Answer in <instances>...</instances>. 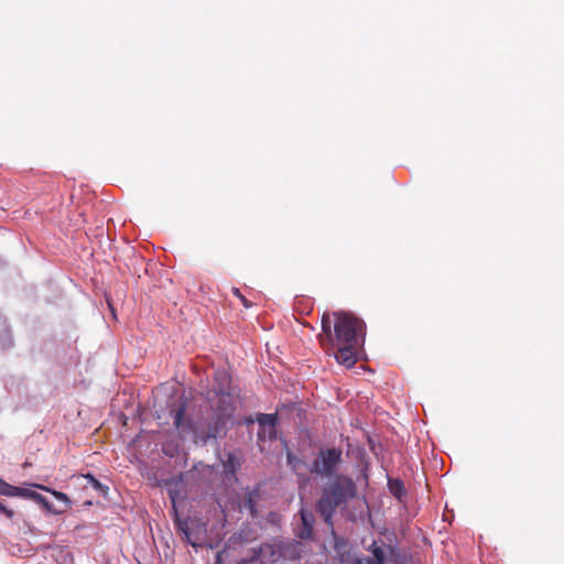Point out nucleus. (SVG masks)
Wrapping results in <instances>:
<instances>
[{
	"instance_id": "nucleus-6",
	"label": "nucleus",
	"mask_w": 564,
	"mask_h": 564,
	"mask_svg": "<svg viewBox=\"0 0 564 564\" xmlns=\"http://www.w3.org/2000/svg\"><path fill=\"white\" fill-rule=\"evenodd\" d=\"M318 507H319L322 514L325 517V519L329 520L332 509H333V505H332L329 498L328 497L322 498Z\"/></svg>"
},
{
	"instance_id": "nucleus-11",
	"label": "nucleus",
	"mask_w": 564,
	"mask_h": 564,
	"mask_svg": "<svg viewBox=\"0 0 564 564\" xmlns=\"http://www.w3.org/2000/svg\"><path fill=\"white\" fill-rule=\"evenodd\" d=\"M234 294L241 300V302L247 306V300L241 295L240 291L238 289L234 290Z\"/></svg>"
},
{
	"instance_id": "nucleus-3",
	"label": "nucleus",
	"mask_w": 564,
	"mask_h": 564,
	"mask_svg": "<svg viewBox=\"0 0 564 564\" xmlns=\"http://www.w3.org/2000/svg\"><path fill=\"white\" fill-rule=\"evenodd\" d=\"M340 453L336 449H329L326 452H323L321 454V457L315 463V469L318 473H328L334 465L339 460Z\"/></svg>"
},
{
	"instance_id": "nucleus-15",
	"label": "nucleus",
	"mask_w": 564,
	"mask_h": 564,
	"mask_svg": "<svg viewBox=\"0 0 564 564\" xmlns=\"http://www.w3.org/2000/svg\"><path fill=\"white\" fill-rule=\"evenodd\" d=\"M356 564H361V562H360V561H357V562H356Z\"/></svg>"
},
{
	"instance_id": "nucleus-4",
	"label": "nucleus",
	"mask_w": 564,
	"mask_h": 564,
	"mask_svg": "<svg viewBox=\"0 0 564 564\" xmlns=\"http://www.w3.org/2000/svg\"><path fill=\"white\" fill-rule=\"evenodd\" d=\"M260 430L258 432L259 438H271L275 434V416L272 414H262L258 419Z\"/></svg>"
},
{
	"instance_id": "nucleus-12",
	"label": "nucleus",
	"mask_w": 564,
	"mask_h": 564,
	"mask_svg": "<svg viewBox=\"0 0 564 564\" xmlns=\"http://www.w3.org/2000/svg\"><path fill=\"white\" fill-rule=\"evenodd\" d=\"M391 489L393 490V492H394L395 495H398V496H399L400 490H401V484H399V482L392 484V485H391Z\"/></svg>"
},
{
	"instance_id": "nucleus-10",
	"label": "nucleus",
	"mask_w": 564,
	"mask_h": 564,
	"mask_svg": "<svg viewBox=\"0 0 564 564\" xmlns=\"http://www.w3.org/2000/svg\"><path fill=\"white\" fill-rule=\"evenodd\" d=\"M0 512H3L8 518H12L13 517V511L6 508L1 502H0Z\"/></svg>"
},
{
	"instance_id": "nucleus-8",
	"label": "nucleus",
	"mask_w": 564,
	"mask_h": 564,
	"mask_svg": "<svg viewBox=\"0 0 564 564\" xmlns=\"http://www.w3.org/2000/svg\"><path fill=\"white\" fill-rule=\"evenodd\" d=\"M354 494V484L350 480H345V494L343 496H351Z\"/></svg>"
},
{
	"instance_id": "nucleus-2",
	"label": "nucleus",
	"mask_w": 564,
	"mask_h": 564,
	"mask_svg": "<svg viewBox=\"0 0 564 564\" xmlns=\"http://www.w3.org/2000/svg\"><path fill=\"white\" fill-rule=\"evenodd\" d=\"M20 497L35 501L53 514H61L70 507V500L64 492L56 491L40 484H28L23 486Z\"/></svg>"
},
{
	"instance_id": "nucleus-1",
	"label": "nucleus",
	"mask_w": 564,
	"mask_h": 564,
	"mask_svg": "<svg viewBox=\"0 0 564 564\" xmlns=\"http://www.w3.org/2000/svg\"><path fill=\"white\" fill-rule=\"evenodd\" d=\"M334 346L338 349L336 359L349 368L356 362L358 349L364 341V323L346 312L334 313Z\"/></svg>"
},
{
	"instance_id": "nucleus-9",
	"label": "nucleus",
	"mask_w": 564,
	"mask_h": 564,
	"mask_svg": "<svg viewBox=\"0 0 564 564\" xmlns=\"http://www.w3.org/2000/svg\"><path fill=\"white\" fill-rule=\"evenodd\" d=\"M85 477H86V479H88L89 484H91L96 489L102 490V486L93 476L87 475Z\"/></svg>"
},
{
	"instance_id": "nucleus-7",
	"label": "nucleus",
	"mask_w": 564,
	"mask_h": 564,
	"mask_svg": "<svg viewBox=\"0 0 564 564\" xmlns=\"http://www.w3.org/2000/svg\"><path fill=\"white\" fill-rule=\"evenodd\" d=\"M330 327H332V321L329 315L324 314L322 317V328L323 333L330 337Z\"/></svg>"
},
{
	"instance_id": "nucleus-13",
	"label": "nucleus",
	"mask_w": 564,
	"mask_h": 564,
	"mask_svg": "<svg viewBox=\"0 0 564 564\" xmlns=\"http://www.w3.org/2000/svg\"><path fill=\"white\" fill-rule=\"evenodd\" d=\"M181 416H182V413L178 411L175 413V416H174V424L180 427L181 425Z\"/></svg>"
},
{
	"instance_id": "nucleus-5",
	"label": "nucleus",
	"mask_w": 564,
	"mask_h": 564,
	"mask_svg": "<svg viewBox=\"0 0 564 564\" xmlns=\"http://www.w3.org/2000/svg\"><path fill=\"white\" fill-rule=\"evenodd\" d=\"M22 487L12 486L6 481L0 484V495L7 497H20Z\"/></svg>"
},
{
	"instance_id": "nucleus-14",
	"label": "nucleus",
	"mask_w": 564,
	"mask_h": 564,
	"mask_svg": "<svg viewBox=\"0 0 564 564\" xmlns=\"http://www.w3.org/2000/svg\"><path fill=\"white\" fill-rule=\"evenodd\" d=\"M302 520L305 527L310 525V519L305 512H302Z\"/></svg>"
},
{
	"instance_id": "nucleus-16",
	"label": "nucleus",
	"mask_w": 564,
	"mask_h": 564,
	"mask_svg": "<svg viewBox=\"0 0 564 564\" xmlns=\"http://www.w3.org/2000/svg\"><path fill=\"white\" fill-rule=\"evenodd\" d=\"M3 480L0 478V484L2 482Z\"/></svg>"
}]
</instances>
